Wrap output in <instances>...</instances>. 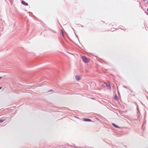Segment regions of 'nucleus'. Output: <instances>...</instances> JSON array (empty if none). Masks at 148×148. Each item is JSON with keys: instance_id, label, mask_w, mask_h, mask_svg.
<instances>
[{"instance_id": "obj_1", "label": "nucleus", "mask_w": 148, "mask_h": 148, "mask_svg": "<svg viewBox=\"0 0 148 148\" xmlns=\"http://www.w3.org/2000/svg\"><path fill=\"white\" fill-rule=\"evenodd\" d=\"M83 61L85 63H87L90 61V59L85 56H82L81 57Z\"/></svg>"}, {"instance_id": "obj_4", "label": "nucleus", "mask_w": 148, "mask_h": 148, "mask_svg": "<svg viewBox=\"0 0 148 148\" xmlns=\"http://www.w3.org/2000/svg\"><path fill=\"white\" fill-rule=\"evenodd\" d=\"M21 3L24 5L27 6V5L28 4L27 3L25 2V1H22Z\"/></svg>"}, {"instance_id": "obj_12", "label": "nucleus", "mask_w": 148, "mask_h": 148, "mask_svg": "<svg viewBox=\"0 0 148 148\" xmlns=\"http://www.w3.org/2000/svg\"><path fill=\"white\" fill-rule=\"evenodd\" d=\"M1 78V77H0V79Z\"/></svg>"}, {"instance_id": "obj_9", "label": "nucleus", "mask_w": 148, "mask_h": 148, "mask_svg": "<svg viewBox=\"0 0 148 148\" xmlns=\"http://www.w3.org/2000/svg\"><path fill=\"white\" fill-rule=\"evenodd\" d=\"M2 88V87H0V90Z\"/></svg>"}, {"instance_id": "obj_2", "label": "nucleus", "mask_w": 148, "mask_h": 148, "mask_svg": "<svg viewBox=\"0 0 148 148\" xmlns=\"http://www.w3.org/2000/svg\"><path fill=\"white\" fill-rule=\"evenodd\" d=\"M82 120L84 121H88L90 122L91 121V120L90 119H84L83 118L82 119Z\"/></svg>"}, {"instance_id": "obj_6", "label": "nucleus", "mask_w": 148, "mask_h": 148, "mask_svg": "<svg viewBox=\"0 0 148 148\" xmlns=\"http://www.w3.org/2000/svg\"><path fill=\"white\" fill-rule=\"evenodd\" d=\"M106 85L107 86H109L110 88V84L109 83H106Z\"/></svg>"}, {"instance_id": "obj_5", "label": "nucleus", "mask_w": 148, "mask_h": 148, "mask_svg": "<svg viewBox=\"0 0 148 148\" xmlns=\"http://www.w3.org/2000/svg\"><path fill=\"white\" fill-rule=\"evenodd\" d=\"M112 125L114 127H115L116 128H119V127H118V126H117V125H116L114 123H112Z\"/></svg>"}, {"instance_id": "obj_8", "label": "nucleus", "mask_w": 148, "mask_h": 148, "mask_svg": "<svg viewBox=\"0 0 148 148\" xmlns=\"http://www.w3.org/2000/svg\"><path fill=\"white\" fill-rule=\"evenodd\" d=\"M104 23V22H102V21H101V22H100L99 24L102 25V23Z\"/></svg>"}, {"instance_id": "obj_10", "label": "nucleus", "mask_w": 148, "mask_h": 148, "mask_svg": "<svg viewBox=\"0 0 148 148\" xmlns=\"http://www.w3.org/2000/svg\"><path fill=\"white\" fill-rule=\"evenodd\" d=\"M146 0H143V1H146Z\"/></svg>"}, {"instance_id": "obj_11", "label": "nucleus", "mask_w": 148, "mask_h": 148, "mask_svg": "<svg viewBox=\"0 0 148 148\" xmlns=\"http://www.w3.org/2000/svg\"><path fill=\"white\" fill-rule=\"evenodd\" d=\"M147 11L148 12V8H147Z\"/></svg>"}, {"instance_id": "obj_7", "label": "nucleus", "mask_w": 148, "mask_h": 148, "mask_svg": "<svg viewBox=\"0 0 148 148\" xmlns=\"http://www.w3.org/2000/svg\"><path fill=\"white\" fill-rule=\"evenodd\" d=\"M6 120V119H4L3 120H0V123L3 122Z\"/></svg>"}, {"instance_id": "obj_3", "label": "nucleus", "mask_w": 148, "mask_h": 148, "mask_svg": "<svg viewBox=\"0 0 148 148\" xmlns=\"http://www.w3.org/2000/svg\"><path fill=\"white\" fill-rule=\"evenodd\" d=\"M75 77L76 79L77 80H79L80 79V77L79 76L76 75L75 76Z\"/></svg>"}]
</instances>
